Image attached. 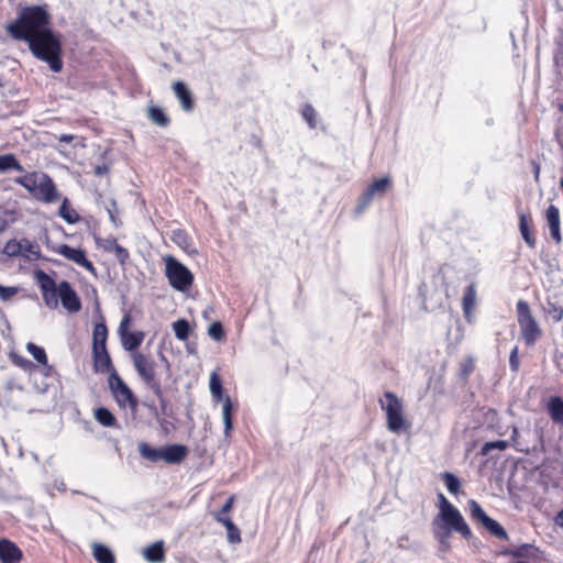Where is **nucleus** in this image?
I'll return each mask as SVG.
<instances>
[{"mask_svg": "<svg viewBox=\"0 0 563 563\" xmlns=\"http://www.w3.org/2000/svg\"><path fill=\"white\" fill-rule=\"evenodd\" d=\"M232 401L229 396L223 399L222 402V420L224 424V434L228 437L233 428L232 424Z\"/></svg>", "mask_w": 563, "mask_h": 563, "instance_id": "obj_27", "label": "nucleus"}, {"mask_svg": "<svg viewBox=\"0 0 563 563\" xmlns=\"http://www.w3.org/2000/svg\"><path fill=\"white\" fill-rule=\"evenodd\" d=\"M301 115L308 123L310 129L317 128V111L310 103H306L301 108Z\"/></svg>", "mask_w": 563, "mask_h": 563, "instance_id": "obj_37", "label": "nucleus"}, {"mask_svg": "<svg viewBox=\"0 0 563 563\" xmlns=\"http://www.w3.org/2000/svg\"><path fill=\"white\" fill-rule=\"evenodd\" d=\"M11 170L24 173L23 166L14 154L9 153L0 155V174H4Z\"/></svg>", "mask_w": 563, "mask_h": 563, "instance_id": "obj_22", "label": "nucleus"}, {"mask_svg": "<svg viewBox=\"0 0 563 563\" xmlns=\"http://www.w3.org/2000/svg\"><path fill=\"white\" fill-rule=\"evenodd\" d=\"M13 181L22 186L34 199L44 203L56 202L60 195L51 178L44 172H31L15 177Z\"/></svg>", "mask_w": 563, "mask_h": 563, "instance_id": "obj_2", "label": "nucleus"}, {"mask_svg": "<svg viewBox=\"0 0 563 563\" xmlns=\"http://www.w3.org/2000/svg\"><path fill=\"white\" fill-rule=\"evenodd\" d=\"M545 217H547L549 227L560 225V211L555 206L550 205L548 207Z\"/></svg>", "mask_w": 563, "mask_h": 563, "instance_id": "obj_44", "label": "nucleus"}, {"mask_svg": "<svg viewBox=\"0 0 563 563\" xmlns=\"http://www.w3.org/2000/svg\"><path fill=\"white\" fill-rule=\"evenodd\" d=\"M224 527L228 532V541L230 543H240L241 542V533L239 528L234 525L232 520H225Z\"/></svg>", "mask_w": 563, "mask_h": 563, "instance_id": "obj_38", "label": "nucleus"}, {"mask_svg": "<svg viewBox=\"0 0 563 563\" xmlns=\"http://www.w3.org/2000/svg\"><path fill=\"white\" fill-rule=\"evenodd\" d=\"M440 499V514L439 518L451 527L454 531L461 533L465 539L472 538V531L468 525L465 522L463 516L445 497L443 494H439Z\"/></svg>", "mask_w": 563, "mask_h": 563, "instance_id": "obj_7", "label": "nucleus"}, {"mask_svg": "<svg viewBox=\"0 0 563 563\" xmlns=\"http://www.w3.org/2000/svg\"><path fill=\"white\" fill-rule=\"evenodd\" d=\"M164 263L165 276L170 287L180 292L187 291L194 284V274L172 255H166Z\"/></svg>", "mask_w": 563, "mask_h": 563, "instance_id": "obj_3", "label": "nucleus"}, {"mask_svg": "<svg viewBox=\"0 0 563 563\" xmlns=\"http://www.w3.org/2000/svg\"><path fill=\"white\" fill-rule=\"evenodd\" d=\"M7 227V222L0 218V232H2Z\"/></svg>", "mask_w": 563, "mask_h": 563, "instance_id": "obj_61", "label": "nucleus"}, {"mask_svg": "<svg viewBox=\"0 0 563 563\" xmlns=\"http://www.w3.org/2000/svg\"><path fill=\"white\" fill-rule=\"evenodd\" d=\"M55 253L64 256L66 260L86 268L88 272L96 274L93 264L87 258L86 252L81 249H75L67 244H60L55 250Z\"/></svg>", "mask_w": 563, "mask_h": 563, "instance_id": "obj_12", "label": "nucleus"}, {"mask_svg": "<svg viewBox=\"0 0 563 563\" xmlns=\"http://www.w3.org/2000/svg\"><path fill=\"white\" fill-rule=\"evenodd\" d=\"M20 244H21V255L20 256L27 258V260H37L40 257V255H41L40 245L36 242L30 241L29 239H21Z\"/></svg>", "mask_w": 563, "mask_h": 563, "instance_id": "obj_24", "label": "nucleus"}, {"mask_svg": "<svg viewBox=\"0 0 563 563\" xmlns=\"http://www.w3.org/2000/svg\"><path fill=\"white\" fill-rule=\"evenodd\" d=\"M173 90L180 102V106L184 111L191 112L194 110L195 103L191 97V92L187 88V86L183 81H176L173 85Z\"/></svg>", "mask_w": 563, "mask_h": 563, "instance_id": "obj_15", "label": "nucleus"}, {"mask_svg": "<svg viewBox=\"0 0 563 563\" xmlns=\"http://www.w3.org/2000/svg\"><path fill=\"white\" fill-rule=\"evenodd\" d=\"M113 253L115 254L117 258L120 261V263H124L128 258H129V252L126 249H124L123 246H121L120 244H118L114 250H113Z\"/></svg>", "mask_w": 563, "mask_h": 563, "instance_id": "obj_50", "label": "nucleus"}, {"mask_svg": "<svg viewBox=\"0 0 563 563\" xmlns=\"http://www.w3.org/2000/svg\"><path fill=\"white\" fill-rule=\"evenodd\" d=\"M208 334L214 340V341H222L224 338V330L220 322H213L210 324L208 329Z\"/></svg>", "mask_w": 563, "mask_h": 563, "instance_id": "obj_46", "label": "nucleus"}, {"mask_svg": "<svg viewBox=\"0 0 563 563\" xmlns=\"http://www.w3.org/2000/svg\"><path fill=\"white\" fill-rule=\"evenodd\" d=\"M451 530H453L451 527L441 526L438 520L435 519L433 521V532L435 539L441 543L442 547L449 548V540L451 537Z\"/></svg>", "mask_w": 563, "mask_h": 563, "instance_id": "obj_30", "label": "nucleus"}, {"mask_svg": "<svg viewBox=\"0 0 563 563\" xmlns=\"http://www.w3.org/2000/svg\"><path fill=\"white\" fill-rule=\"evenodd\" d=\"M93 368L97 373L114 371L107 347L92 349Z\"/></svg>", "mask_w": 563, "mask_h": 563, "instance_id": "obj_16", "label": "nucleus"}, {"mask_svg": "<svg viewBox=\"0 0 563 563\" xmlns=\"http://www.w3.org/2000/svg\"><path fill=\"white\" fill-rule=\"evenodd\" d=\"M555 523L563 527V509L556 515Z\"/></svg>", "mask_w": 563, "mask_h": 563, "instance_id": "obj_58", "label": "nucleus"}, {"mask_svg": "<svg viewBox=\"0 0 563 563\" xmlns=\"http://www.w3.org/2000/svg\"><path fill=\"white\" fill-rule=\"evenodd\" d=\"M159 358H161L162 362L165 363L166 369L169 371L170 369V364H169V362L167 361V358L165 357V355L163 353H159Z\"/></svg>", "mask_w": 563, "mask_h": 563, "instance_id": "obj_59", "label": "nucleus"}, {"mask_svg": "<svg viewBox=\"0 0 563 563\" xmlns=\"http://www.w3.org/2000/svg\"><path fill=\"white\" fill-rule=\"evenodd\" d=\"M173 330L179 341H185L189 336L190 327L187 320L180 319L173 323Z\"/></svg>", "mask_w": 563, "mask_h": 563, "instance_id": "obj_36", "label": "nucleus"}, {"mask_svg": "<svg viewBox=\"0 0 563 563\" xmlns=\"http://www.w3.org/2000/svg\"><path fill=\"white\" fill-rule=\"evenodd\" d=\"M143 558L150 563H162L165 560L164 542L156 541L142 551Z\"/></svg>", "mask_w": 563, "mask_h": 563, "instance_id": "obj_17", "label": "nucleus"}, {"mask_svg": "<svg viewBox=\"0 0 563 563\" xmlns=\"http://www.w3.org/2000/svg\"><path fill=\"white\" fill-rule=\"evenodd\" d=\"M144 332L142 331H134V332H126L122 335H120L122 346L125 351L129 352H136L135 350L142 344L144 340Z\"/></svg>", "mask_w": 563, "mask_h": 563, "instance_id": "obj_20", "label": "nucleus"}, {"mask_svg": "<svg viewBox=\"0 0 563 563\" xmlns=\"http://www.w3.org/2000/svg\"><path fill=\"white\" fill-rule=\"evenodd\" d=\"M18 292V288L15 287H5L0 285V299L8 300L13 297Z\"/></svg>", "mask_w": 563, "mask_h": 563, "instance_id": "obj_48", "label": "nucleus"}, {"mask_svg": "<svg viewBox=\"0 0 563 563\" xmlns=\"http://www.w3.org/2000/svg\"><path fill=\"white\" fill-rule=\"evenodd\" d=\"M519 231L528 246L530 249H534L537 244V239L532 234L531 218L526 213H520L519 216Z\"/></svg>", "mask_w": 563, "mask_h": 563, "instance_id": "obj_18", "label": "nucleus"}, {"mask_svg": "<svg viewBox=\"0 0 563 563\" xmlns=\"http://www.w3.org/2000/svg\"><path fill=\"white\" fill-rule=\"evenodd\" d=\"M108 329L103 322L96 323L92 332V349L107 347Z\"/></svg>", "mask_w": 563, "mask_h": 563, "instance_id": "obj_23", "label": "nucleus"}, {"mask_svg": "<svg viewBox=\"0 0 563 563\" xmlns=\"http://www.w3.org/2000/svg\"><path fill=\"white\" fill-rule=\"evenodd\" d=\"M188 449L183 444H170L162 448V460L167 464H178L185 460Z\"/></svg>", "mask_w": 563, "mask_h": 563, "instance_id": "obj_13", "label": "nucleus"}, {"mask_svg": "<svg viewBox=\"0 0 563 563\" xmlns=\"http://www.w3.org/2000/svg\"><path fill=\"white\" fill-rule=\"evenodd\" d=\"M92 554L98 563H114V555L111 550L100 543L92 544Z\"/></svg>", "mask_w": 563, "mask_h": 563, "instance_id": "obj_25", "label": "nucleus"}, {"mask_svg": "<svg viewBox=\"0 0 563 563\" xmlns=\"http://www.w3.org/2000/svg\"><path fill=\"white\" fill-rule=\"evenodd\" d=\"M509 365L511 371L514 372H517L519 369V356L517 346L510 352Z\"/></svg>", "mask_w": 563, "mask_h": 563, "instance_id": "obj_49", "label": "nucleus"}, {"mask_svg": "<svg viewBox=\"0 0 563 563\" xmlns=\"http://www.w3.org/2000/svg\"><path fill=\"white\" fill-rule=\"evenodd\" d=\"M233 505H234V497L231 496L227 501L225 504L222 506V508L219 510L223 514H229L232 508H233Z\"/></svg>", "mask_w": 563, "mask_h": 563, "instance_id": "obj_54", "label": "nucleus"}, {"mask_svg": "<svg viewBox=\"0 0 563 563\" xmlns=\"http://www.w3.org/2000/svg\"><path fill=\"white\" fill-rule=\"evenodd\" d=\"M102 247L107 252H113L114 247L118 245V242L113 238H108L102 241Z\"/></svg>", "mask_w": 563, "mask_h": 563, "instance_id": "obj_51", "label": "nucleus"}, {"mask_svg": "<svg viewBox=\"0 0 563 563\" xmlns=\"http://www.w3.org/2000/svg\"><path fill=\"white\" fill-rule=\"evenodd\" d=\"M209 388L214 401L223 402L225 397H223L222 383L217 372H212L210 375Z\"/></svg>", "mask_w": 563, "mask_h": 563, "instance_id": "obj_28", "label": "nucleus"}, {"mask_svg": "<svg viewBox=\"0 0 563 563\" xmlns=\"http://www.w3.org/2000/svg\"><path fill=\"white\" fill-rule=\"evenodd\" d=\"M518 324L520 334L527 345L532 346L542 335V330L531 313L527 301L519 300L517 302Z\"/></svg>", "mask_w": 563, "mask_h": 563, "instance_id": "obj_5", "label": "nucleus"}, {"mask_svg": "<svg viewBox=\"0 0 563 563\" xmlns=\"http://www.w3.org/2000/svg\"><path fill=\"white\" fill-rule=\"evenodd\" d=\"M60 300L62 306L69 312V313H77L81 309V301L75 291V289L71 287V285L67 280H62L58 284L57 292H56V299Z\"/></svg>", "mask_w": 563, "mask_h": 563, "instance_id": "obj_10", "label": "nucleus"}, {"mask_svg": "<svg viewBox=\"0 0 563 563\" xmlns=\"http://www.w3.org/2000/svg\"><path fill=\"white\" fill-rule=\"evenodd\" d=\"M390 187L391 178L388 176L373 181L360 197L356 211L362 212L375 197L385 195Z\"/></svg>", "mask_w": 563, "mask_h": 563, "instance_id": "obj_9", "label": "nucleus"}, {"mask_svg": "<svg viewBox=\"0 0 563 563\" xmlns=\"http://www.w3.org/2000/svg\"><path fill=\"white\" fill-rule=\"evenodd\" d=\"M476 303V288L471 284L463 296L462 308L465 319L471 322L473 318V310Z\"/></svg>", "mask_w": 563, "mask_h": 563, "instance_id": "obj_19", "label": "nucleus"}, {"mask_svg": "<svg viewBox=\"0 0 563 563\" xmlns=\"http://www.w3.org/2000/svg\"><path fill=\"white\" fill-rule=\"evenodd\" d=\"M49 20L51 15L45 7H25L18 19L8 25V32L13 38L27 42L32 54L58 73L63 68L62 44L48 27Z\"/></svg>", "mask_w": 563, "mask_h": 563, "instance_id": "obj_1", "label": "nucleus"}, {"mask_svg": "<svg viewBox=\"0 0 563 563\" xmlns=\"http://www.w3.org/2000/svg\"><path fill=\"white\" fill-rule=\"evenodd\" d=\"M95 419L103 427H114L117 423L113 413L104 407L95 410Z\"/></svg>", "mask_w": 563, "mask_h": 563, "instance_id": "obj_32", "label": "nucleus"}, {"mask_svg": "<svg viewBox=\"0 0 563 563\" xmlns=\"http://www.w3.org/2000/svg\"><path fill=\"white\" fill-rule=\"evenodd\" d=\"M113 396L121 408H130L132 411H135L137 407V400L128 386Z\"/></svg>", "mask_w": 563, "mask_h": 563, "instance_id": "obj_21", "label": "nucleus"}, {"mask_svg": "<svg viewBox=\"0 0 563 563\" xmlns=\"http://www.w3.org/2000/svg\"><path fill=\"white\" fill-rule=\"evenodd\" d=\"M108 173V166L107 165H98L95 167V174L98 176H102Z\"/></svg>", "mask_w": 563, "mask_h": 563, "instance_id": "obj_56", "label": "nucleus"}, {"mask_svg": "<svg viewBox=\"0 0 563 563\" xmlns=\"http://www.w3.org/2000/svg\"><path fill=\"white\" fill-rule=\"evenodd\" d=\"M22 559V551L11 541L0 540V560L2 563H19Z\"/></svg>", "mask_w": 563, "mask_h": 563, "instance_id": "obj_14", "label": "nucleus"}, {"mask_svg": "<svg viewBox=\"0 0 563 563\" xmlns=\"http://www.w3.org/2000/svg\"><path fill=\"white\" fill-rule=\"evenodd\" d=\"M147 114H148V119L155 123L156 125L158 126H162V128H165L168 125L169 123V119L168 117L165 114V112L158 108V107H155V106H152L148 108V111H147Z\"/></svg>", "mask_w": 563, "mask_h": 563, "instance_id": "obj_34", "label": "nucleus"}, {"mask_svg": "<svg viewBox=\"0 0 563 563\" xmlns=\"http://www.w3.org/2000/svg\"><path fill=\"white\" fill-rule=\"evenodd\" d=\"M549 229H550V234H551L552 239H553L556 243H560V242L562 241L561 231H560V225L549 227Z\"/></svg>", "mask_w": 563, "mask_h": 563, "instance_id": "obj_52", "label": "nucleus"}, {"mask_svg": "<svg viewBox=\"0 0 563 563\" xmlns=\"http://www.w3.org/2000/svg\"><path fill=\"white\" fill-rule=\"evenodd\" d=\"M107 211H108V213H109L110 220H111L112 222H114V221H115V218H114V216H113V212H112L111 207H108V208H107Z\"/></svg>", "mask_w": 563, "mask_h": 563, "instance_id": "obj_60", "label": "nucleus"}, {"mask_svg": "<svg viewBox=\"0 0 563 563\" xmlns=\"http://www.w3.org/2000/svg\"><path fill=\"white\" fill-rule=\"evenodd\" d=\"M36 279L40 285L45 305L51 309H56L58 307V301L56 299L58 285L49 275L43 271H38L36 273Z\"/></svg>", "mask_w": 563, "mask_h": 563, "instance_id": "obj_11", "label": "nucleus"}, {"mask_svg": "<svg viewBox=\"0 0 563 563\" xmlns=\"http://www.w3.org/2000/svg\"><path fill=\"white\" fill-rule=\"evenodd\" d=\"M549 413L553 421L563 423V400L560 397H552L548 405Z\"/></svg>", "mask_w": 563, "mask_h": 563, "instance_id": "obj_29", "label": "nucleus"}, {"mask_svg": "<svg viewBox=\"0 0 563 563\" xmlns=\"http://www.w3.org/2000/svg\"><path fill=\"white\" fill-rule=\"evenodd\" d=\"M213 518L221 525L224 526L225 520H231V518L228 516V514H223L221 511H217L213 516Z\"/></svg>", "mask_w": 563, "mask_h": 563, "instance_id": "obj_55", "label": "nucleus"}, {"mask_svg": "<svg viewBox=\"0 0 563 563\" xmlns=\"http://www.w3.org/2000/svg\"><path fill=\"white\" fill-rule=\"evenodd\" d=\"M468 507L472 519L478 521L490 534L499 540L508 539V534L503 526L488 517L476 500L471 499L468 501Z\"/></svg>", "mask_w": 563, "mask_h": 563, "instance_id": "obj_8", "label": "nucleus"}, {"mask_svg": "<svg viewBox=\"0 0 563 563\" xmlns=\"http://www.w3.org/2000/svg\"><path fill=\"white\" fill-rule=\"evenodd\" d=\"M58 216L63 218L67 223L75 224L79 221L80 217L76 210L69 208L68 199L65 198L59 207Z\"/></svg>", "mask_w": 563, "mask_h": 563, "instance_id": "obj_31", "label": "nucleus"}, {"mask_svg": "<svg viewBox=\"0 0 563 563\" xmlns=\"http://www.w3.org/2000/svg\"><path fill=\"white\" fill-rule=\"evenodd\" d=\"M58 140L60 142L70 143L74 140V136L71 134H62L58 136Z\"/></svg>", "mask_w": 563, "mask_h": 563, "instance_id": "obj_57", "label": "nucleus"}, {"mask_svg": "<svg viewBox=\"0 0 563 563\" xmlns=\"http://www.w3.org/2000/svg\"><path fill=\"white\" fill-rule=\"evenodd\" d=\"M139 451L144 459L150 460L152 462H157L162 460V449H155L146 443H140Z\"/></svg>", "mask_w": 563, "mask_h": 563, "instance_id": "obj_35", "label": "nucleus"}, {"mask_svg": "<svg viewBox=\"0 0 563 563\" xmlns=\"http://www.w3.org/2000/svg\"><path fill=\"white\" fill-rule=\"evenodd\" d=\"M172 241L188 254L196 253V250L191 247L190 238L184 230L173 231Z\"/></svg>", "mask_w": 563, "mask_h": 563, "instance_id": "obj_26", "label": "nucleus"}, {"mask_svg": "<svg viewBox=\"0 0 563 563\" xmlns=\"http://www.w3.org/2000/svg\"><path fill=\"white\" fill-rule=\"evenodd\" d=\"M539 173H540V167H539V165H534V176H536V178H537V179H538V177H539Z\"/></svg>", "mask_w": 563, "mask_h": 563, "instance_id": "obj_62", "label": "nucleus"}, {"mask_svg": "<svg viewBox=\"0 0 563 563\" xmlns=\"http://www.w3.org/2000/svg\"><path fill=\"white\" fill-rule=\"evenodd\" d=\"M131 320H132V318H131L130 312L124 313V316L121 319V322L119 324V329H118L119 335H122V334L129 332V327H130Z\"/></svg>", "mask_w": 563, "mask_h": 563, "instance_id": "obj_47", "label": "nucleus"}, {"mask_svg": "<svg viewBox=\"0 0 563 563\" xmlns=\"http://www.w3.org/2000/svg\"><path fill=\"white\" fill-rule=\"evenodd\" d=\"M518 435H519L518 428L512 427V430H511L512 446L515 448L516 451L522 452V450L520 448H518Z\"/></svg>", "mask_w": 563, "mask_h": 563, "instance_id": "obj_53", "label": "nucleus"}, {"mask_svg": "<svg viewBox=\"0 0 563 563\" xmlns=\"http://www.w3.org/2000/svg\"><path fill=\"white\" fill-rule=\"evenodd\" d=\"M3 254L9 257H15L21 255V244L20 240H9L3 246Z\"/></svg>", "mask_w": 563, "mask_h": 563, "instance_id": "obj_39", "label": "nucleus"}, {"mask_svg": "<svg viewBox=\"0 0 563 563\" xmlns=\"http://www.w3.org/2000/svg\"><path fill=\"white\" fill-rule=\"evenodd\" d=\"M10 360L15 366L22 368L23 371H31L34 366L30 360L15 353L10 354Z\"/></svg>", "mask_w": 563, "mask_h": 563, "instance_id": "obj_43", "label": "nucleus"}, {"mask_svg": "<svg viewBox=\"0 0 563 563\" xmlns=\"http://www.w3.org/2000/svg\"><path fill=\"white\" fill-rule=\"evenodd\" d=\"M561 187H562V189H563V178L561 179Z\"/></svg>", "mask_w": 563, "mask_h": 563, "instance_id": "obj_64", "label": "nucleus"}, {"mask_svg": "<svg viewBox=\"0 0 563 563\" xmlns=\"http://www.w3.org/2000/svg\"><path fill=\"white\" fill-rule=\"evenodd\" d=\"M111 207H113V208L115 207V201L114 200L111 201Z\"/></svg>", "mask_w": 563, "mask_h": 563, "instance_id": "obj_63", "label": "nucleus"}, {"mask_svg": "<svg viewBox=\"0 0 563 563\" xmlns=\"http://www.w3.org/2000/svg\"><path fill=\"white\" fill-rule=\"evenodd\" d=\"M26 351L33 356V358L40 363L41 365H44L47 367V369H51L52 367L47 364V355L43 347L29 342L26 344Z\"/></svg>", "mask_w": 563, "mask_h": 563, "instance_id": "obj_33", "label": "nucleus"}, {"mask_svg": "<svg viewBox=\"0 0 563 563\" xmlns=\"http://www.w3.org/2000/svg\"><path fill=\"white\" fill-rule=\"evenodd\" d=\"M508 446H509V442L505 441V440L486 442L481 449V454L487 455L494 449L503 451V450H506Z\"/></svg>", "mask_w": 563, "mask_h": 563, "instance_id": "obj_42", "label": "nucleus"}, {"mask_svg": "<svg viewBox=\"0 0 563 563\" xmlns=\"http://www.w3.org/2000/svg\"><path fill=\"white\" fill-rule=\"evenodd\" d=\"M132 361L135 371L144 383L153 390V393L161 398L162 387L159 382L156 379L155 366L156 363L150 354L136 351L132 353Z\"/></svg>", "mask_w": 563, "mask_h": 563, "instance_id": "obj_6", "label": "nucleus"}, {"mask_svg": "<svg viewBox=\"0 0 563 563\" xmlns=\"http://www.w3.org/2000/svg\"><path fill=\"white\" fill-rule=\"evenodd\" d=\"M444 482H445V486H446L448 490L451 494H457V492L460 489V481L455 475H453L451 473H445Z\"/></svg>", "mask_w": 563, "mask_h": 563, "instance_id": "obj_45", "label": "nucleus"}, {"mask_svg": "<svg viewBox=\"0 0 563 563\" xmlns=\"http://www.w3.org/2000/svg\"><path fill=\"white\" fill-rule=\"evenodd\" d=\"M547 313L553 322H560L563 319V308L556 302L548 301Z\"/></svg>", "mask_w": 563, "mask_h": 563, "instance_id": "obj_41", "label": "nucleus"}, {"mask_svg": "<svg viewBox=\"0 0 563 563\" xmlns=\"http://www.w3.org/2000/svg\"><path fill=\"white\" fill-rule=\"evenodd\" d=\"M128 385L123 382V379L118 375L115 371H112L109 376V387L113 395H115L121 389L125 388Z\"/></svg>", "mask_w": 563, "mask_h": 563, "instance_id": "obj_40", "label": "nucleus"}, {"mask_svg": "<svg viewBox=\"0 0 563 563\" xmlns=\"http://www.w3.org/2000/svg\"><path fill=\"white\" fill-rule=\"evenodd\" d=\"M379 405L386 413L389 431L400 433L407 429L408 426L402 413V404L394 393L386 391L379 399Z\"/></svg>", "mask_w": 563, "mask_h": 563, "instance_id": "obj_4", "label": "nucleus"}]
</instances>
